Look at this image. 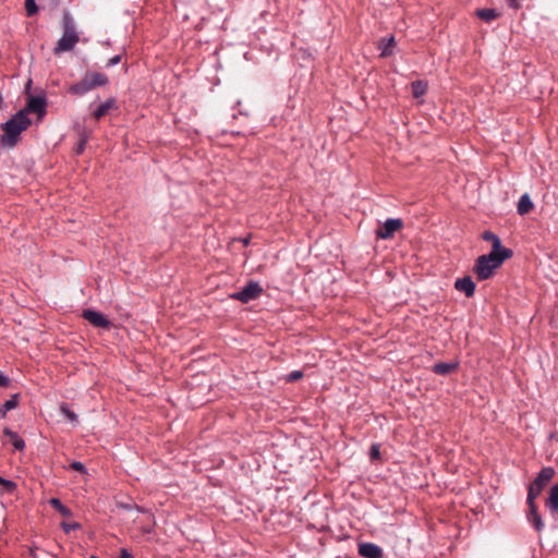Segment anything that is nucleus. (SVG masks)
<instances>
[{"label":"nucleus","instance_id":"5","mask_svg":"<svg viewBox=\"0 0 558 558\" xmlns=\"http://www.w3.org/2000/svg\"><path fill=\"white\" fill-rule=\"evenodd\" d=\"M19 111H24L25 117H28V113H35L38 120H43L47 114V96L45 90L41 89L35 95H29L26 106Z\"/></svg>","mask_w":558,"mask_h":558},{"label":"nucleus","instance_id":"21","mask_svg":"<svg viewBox=\"0 0 558 558\" xmlns=\"http://www.w3.org/2000/svg\"><path fill=\"white\" fill-rule=\"evenodd\" d=\"M476 16L486 23H490L493 20L497 19L500 14L490 8L478 9L475 12Z\"/></svg>","mask_w":558,"mask_h":558},{"label":"nucleus","instance_id":"20","mask_svg":"<svg viewBox=\"0 0 558 558\" xmlns=\"http://www.w3.org/2000/svg\"><path fill=\"white\" fill-rule=\"evenodd\" d=\"M428 84L426 81L416 80L411 83V92L414 98L424 96L427 92Z\"/></svg>","mask_w":558,"mask_h":558},{"label":"nucleus","instance_id":"24","mask_svg":"<svg viewBox=\"0 0 558 558\" xmlns=\"http://www.w3.org/2000/svg\"><path fill=\"white\" fill-rule=\"evenodd\" d=\"M50 505L57 510L59 511L60 513H62L63 515H70L71 514V510L65 507L60 499L58 498H51L50 500Z\"/></svg>","mask_w":558,"mask_h":558},{"label":"nucleus","instance_id":"16","mask_svg":"<svg viewBox=\"0 0 558 558\" xmlns=\"http://www.w3.org/2000/svg\"><path fill=\"white\" fill-rule=\"evenodd\" d=\"M533 207L534 203L527 193H524L523 195L520 196L517 205V211L519 215H526L529 211L533 209Z\"/></svg>","mask_w":558,"mask_h":558},{"label":"nucleus","instance_id":"15","mask_svg":"<svg viewBox=\"0 0 558 558\" xmlns=\"http://www.w3.org/2000/svg\"><path fill=\"white\" fill-rule=\"evenodd\" d=\"M117 107V100L114 97H109L106 101H104L102 104H100L94 111H93V117L96 119V120H99L101 119L104 116L107 114V112L112 109V108H116Z\"/></svg>","mask_w":558,"mask_h":558},{"label":"nucleus","instance_id":"17","mask_svg":"<svg viewBox=\"0 0 558 558\" xmlns=\"http://www.w3.org/2000/svg\"><path fill=\"white\" fill-rule=\"evenodd\" d=\"M545 505L550 513H556L558 511V482L549 489Z\"/></svg>","mask_w":558,"mask_h":558},{"label":"nucleus","instance_id":"35","mask_svg":"<svg viewBox=\"0 0 558 558\" xmlns=\"http://www.w3.org/2000/svg\"><path fill=\"white\" fill-rule=\"evenodd\" d=\"M9 384H10L9 376L0 372V387H8Z\"/></svg>","mask_w":558,"mask_h":558},{"label":"nucleus","instance_id":"27","mask_svg":"<svg viewBox=\"0 0 558 558\" xmlns=\"http://www.w3.org/2000/svg\"><path fill=\"white\" fill-rule=\"evenodd\" d=\"M86 144H87V136H86V135H84V134H82V135L80 136V138H78V141H77V143H76L75 147H74V153H75L76 155H81V154H83V153H84V150H85Z\"/></svg>","mask_w":558,"mask_h":558},{"label":"nucleus","instance_id":"28","mask_svg":"<svg viewBox=\"0 0 558 558\" xmlns=\"http://www.w3.org/2000/svg\"><path fill=\"white\" fill-rule=\"evenodd\" d=\"M380 458V447L378 444H372L369 449V459L372 461L378 460Z\"/></svg>","mask_w":558,"mask_h":558},{"label":"nucleus","instance_id":"31","mask_svg":"<svg viewBox=\"0 0 558 558\" xmlns=\"http://www.w3.org/2000/svg\"><path fill=\"white\" fill-rule=\"evenodd\" d=\"M70 469H72L74 471H77V472H80L82 474H87V469L84 465V463H82L81 461H72L70 463Z\"/></svg>","mask_w":558,"mask_h":558},{"label":"nucleus","instance_id":"8","mask_svg":"<svg viewBox=\"0 0 558 558\" xmlns=\"http://www.w3.org/2000/svg\"><path fill=\"white\" fill-rule=\"evenodd\" d=\"M82 317L98 328L110 329L112 325L111 320L106 315L93 308L83 310Z\"/></svg>","mask_w":558,"mask_h":558},{"label":"nucleus","instance_id":"25","mask_svg":"<svg viewBox=\"0 0 558 558\" xmlns=\"http://www.w3.org/2000/svg\"><path fill=\"white\" fill-rule=\"evenodd\" d=\"M0 485L7 493L13 494L17 489V484L12 480H7L0 475Z\"/></svg>","mask_w":558,"mask_h":558},{"label":"nucleus","instance_id":"13","mask_svg":"<svg viewBox=\"0 0 558 558\" xmlns=\"http://www.w3.org/2000/svg\"><path fill=\"white\" fill-rule=\"evenodd\" d=\"M482 239L484 241L492 243V251H490L492 253L501 254V252H505V251H512L511 248L502 246L500 238L496 233H494L489 230H485L482 233Z\"/></svg>","mask_w":558,"mask_h":558},{"label":"nucleus","instance_id":"4","mask_svg":"<svg viewBox=\"0 0 558 558\" xmlns=\"http://www.w3.org/2000/svg\"><path fill=\"white\" fill-rule=\"evenodd\" d=\"M109 78L105 73L88 71L83 78L69 87V94L74 96H85L96 87L106 86Z\"/></svg>","mask_w":558,"mask_h":558},{"label":"nucleus","instance_id":"18","mask_svg":"<svg viewBox=\"0 0 558 558\" xmlns=\"http://www.w3.org/2000/svg\"><path fill=\"white\" fill-rule=\"evenodd\" d=\"M396 46V40L393 36L388 38H383L378 44V49L380 50V57L385 58L391 56L393 52V48Z\"/></svg>","mask_w":558,"mask_h":558},{"label":"nucleus","instance_id":"9","mask_svg":"<svg viewBox=\"0 0 558 558\" xmlns=\"http://www.w3.org/2000/svg\"><path fill=\"white\" fill-rule=\"evenodd\" d=\"M536 498H531L527 496L526 501L529 505V512L526 514L527 522L535 529L536 532L541 533L544 530V523L542 515L537 510V506L535 504Z\"/></svg>","mask_w":558,"mask_h":558},{"label":"nucleus","instance_id":"3","mask_svg":"<svg viewBox=\"0 0 558 558\" xmlns=\"http://www.w3.org/2000/svg\"><path fill=\"white\" fill-rule=\"evenodd\" d=\"M62 26L63 34L58 39L57 45L54 47L56 53L73 50L80 39L75 28L74 19L68 10L63 12Z\"/></svg>","mask_w":558,"mask_h":558},{"label":"nucleus","instance_id":"12","mask_svg":"<svg viewBox=\"0 0 558 558\" xmlns=\"http://www.w3.org/2000/svg\"><path fill=\"white\" fill-rule=\"evenodd\" d=\"M454 288L458 291L463 292L466 298H471L475 293L476 286L470 276H464L456 280Z\"/></svg>","mask_w":558,"mask_h":558},{"label":"nucleus","instance_id":"19","mask_svg":"<svg viewBox=\"0 0 558 558\" xmlns=\"http://www.w3.org/2000/svg\"><path fill=\"white\" fill-rule=\"evenodd\" d=\"M3 434L11 438L12 445H13L15 450H17V451L24 450V448L26 446L25 441L16 432L10 429L9 427H5L3 429Z\"/></svg>","mask_w":558,"mask_h":558},{"label":"nucleus","instance_id":"36","mask_svg":"<svg viewBox=\"0 0 558 558\" xmlns=\"http://www.w3.org/2000/svg\"><path fill=\"white\" fill-rule=\"evenodd\" d=\"M120 558H134V557L126 548H122L120 550Z\"/></svg>","mask_w":558,"mask_h":558},{"label":"nucleus","instance_id":"23","mask_svg":"<svg viewBox=\"0 0 558 558\" xmlns=\"http://www.w3.org/2000/svg\"><path fill=\"white\" fill-rule=\"evenodd\" d=\"M19 404V393H14L8 399L1 408V416L4 417L7 413L11 410H14Z\"/></svg>","mask_w":558,"mask_h":558},{"label":"nucleus","instance_id":"2","mask_svg":"<svg viewBox=\"0 0 558 558\" xmlns=\"http://www.w3.org/2000/svg\"><path fill=\"white\" fill-rule=\"evenodd\" d=\"M513 256V251H505L501 254L489 252L476 258L473 272L478 281L489 279L496 269H498L505 260Z\"/></svg>","mask_w":558,"mask_h":558},{"label":"nucleus","instance_id":"29","mask_svg":"<svg viewBox=\"0 0 558 558\" xmlns=\"http://www.w3.org/2000/svg\"><path fill=\"white\" fill-rule=\"evenodd\" d=\"M119 507L126 511L136 510L137 512H141V513L146 512V510L143 507H141L136 504H121Z\"/></svg>","mask_w":558,"mask_h":558},{"label":"nucleus","instance_id":"30","mask_svg":"<svg viewBox=\"0 0 558 558\" xmlns=\"http://www.w3.org/2000/svg\"><path fill=\"white\" fill-rule=\"evenodd\" d=\"M61 527L65 533H70L72 531L78 530L81 524L77 522H62Z\"/></svg>","mask_w":558,"mask_h":558},{"label":"nucleus","instance_id":"14","mask_svg":"<svg viewBox=\"0 0 558 558\" xmlns=\"http://www.w3.org/2000/svg\"><path fill=\"white\" fill-rule=\"evenodd\" d=\"M459 362L452 361V362H439L433 365V372L437 375L446 376L450 374L451 372L458 369Z\"/></svg>","mask_w":558,"mask_h":558},{"label":"nucleus","instance_id":"26","mask_svg":"<svg viewBox=\"0 0 558 558\" xmlns=\"http://www.w3.org/2000/svg\"><path fill=\"white\" fill-rule=\"evenodd\" d=\"M39 8L35 0H25V11L27 16H33L38 12Z\"/></svg>","mask_w":558,"mask_h":558},{"label":"nucleus","instance_id":"32","mask_svg":"<svg viewBox=\"0 0 558 558\" xmlns=\"http://www.w3.org/2000/svg\"><path fill=\"white\" fill-rule=\"evenodd\" d=\"M302 377H303V372L292 371L291 373L288 374L287 381L293 383V381L301 379Z\"/></svg>","mask_w":558,"mask_h":558},{"label":"nucleus","instance_id":"34","mask_svg":"<svg viewBox=\"0 0 558 558\" xmlns=\"http://www.w3.org/2000/svg\"><path fill=\"white\" fill-rule=\"evenodd\" d=\"M509 8L513 10H519L521 8V1L520 0H506Z\"/></svg>","mask_w":558,"mask_h":558},{"label":"nucleus","instance_id":"6","mask_svg":"<svg viewBox=\"0 0 558 558\" xmlns=\"http://www.w3.org/2000/svg\"><path fill=\"white\" fill-rule=\"evenodd\" d=\"M263 291V287L258 281L251 280L239 291L231 293L229 298L246 304L251 301L257 300L262 295Z\"/></svg>","mask_w":558,"mask_h":558},{"label":"nucleus","instance_id":"33","mask_svg":"<svg viewBox=\"0 0 558 558\" xmlns=\"http://www.w3.org/2000/svg\"><path fill=\"white\" fill-rule=\"evenodd\" d=\"M121 58H122V57H121V54H116V56H113L112 58H110V59L107 61L106 66H107V68L116 66L117 64H119V63H120Z\"/></svg>","mask_w":558,"mask_h":558},{"label":"nucleus","instance_id":"1","mask_svg":"<svg viewBox=\"0 0 558 558\" xmlns=\"http://www.w3.org/2000/svg\"><path fill=\"white\" fill-rule=\"evenodd\" d=\"M32 120L25 117L24 111H17L9 120L1 123V144L3 147L13 148L17 145L21 134L28 129Z\"/></svg>","mask_w":558,"mask_h":558},{"label":"nucleus","instance_id":"10","mask_svg":"<svg viewBox=\"0 0 558 558\" xmlns=\"http://www.w3.org/2000/svg\"><path fill=\"white\" fill-rule=\"evenodd\" d=\"M403 226V221L400 218H388L384 222L383 227L376 230V236L378 239L387 240L393 235V233Z\"/></svg>","mask_w":558,"mask_h":558},{"label":"nucleus","instance_id":"11","mask_svg":"<svg viewBox=\"0 0 558 558\" xmlns=\"http://www.w3.org/2000/svg\"><path fill=\"white\" fill-rule=\"evenodd\" d=\"M359 555L363 558H383L384 550L377 544L364 542L359 544Z\"/></svg>","mask_w":558,"mask_h":558},{"label":"nucleus","instance_id":"22","mask_svg":"<svg viewBox=\"0 0 558 558\" xmlns=\"http://www.w3.org/2000/svg\"><path fill=\"white\" fill-rule=\"evenodd\" d=\"M60 413L68 418L73 425L78 424L77 414L71 409V405L63 402L60 404Z\"/></svg>","mask_w":558,"mask_h":558},{"label":"nucleus","instance_id":"7","mask_svg":"<svg viewBox=\"0 0 558 558\" xmlns=\"http://www.w3.org/2000/svg\"><path fill=\"white\" fill-rule=\"evenodd\" d=\"M555 475L553 466H544L536 475L534 481L530 484L527 489V496L531 498H537L542 490L547 486Z\"/></svg>","mask_w":558,"mask_h":558}]
</instances>
